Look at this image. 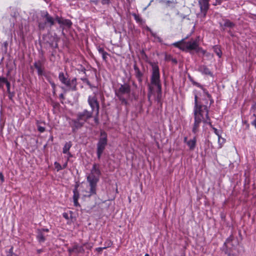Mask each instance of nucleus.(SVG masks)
Masks as SVG:
<instances>
[{
    "label": "nucleus",
    "mask_w": 256,
    "mask_h": 256,
    "mask_svg": "<svg viewBox=\"0 0 256 256\" xmlns=\"http://www.w3.org/2000/svg\"><path fill=\"white\" fill-rule=\"evenodd\" d=\"M151 66L152 67V72L150 76V82L148 84V97L149 100L154 92V88L156 89H159V92L160 91V88H162L158 66L154 63L152 64Z\"/></svg>",
    "instance_id": "1"
},
{
    "label": "nucleus",
    "mask_w": 256,
    "mask_h": 256,
    "mask_svg": "<svg viewBox=\"0 0 256 256\" xmlns=\"http://www.w3.org/2000/svg\"><path fill=\"white\" fill-rule=\"evenodd\" d=\"M100 171L99 169V165L96 164H93L90 173L87 176V180L89 182L90 187V196L96 194V186L97 182L100 175Z\"/></svg>",
    "instance_id": "2"
},
{
    "label": "nucleus",
    "mask_w": 256,
    "mask_h": 256,
    "mask_svg": "<svg viewBox=\"0 0 256 256\" xmlns=\"http://www.w3.org/2000/svg\"><path fill=\"white\" fill-rule=\"evenodd\" d=\"M131 88L128 83L121 84L119 88L115 91V94L122 104H128L127 100L124 98V95L129 96Z\"/></svg>",
    "instance_id": "3"
},
{
    "label": "nucleus",
    "mask_w": 256,
    "mask_h": 256,
    "mask_svg": "<svg viewBox=\"0 0 256 256\" xmlns=\"http://www.w3.org/2000/svg\"><path fill=\"white\" fill-rule=\"evenodd\" d=\"M204 116H206L205 112H194V122L192 130L194 133L196 134L198 132L200 124L202 122H203L205 124H208L212 127L210 118H209V120H208L206 116V118H204Z\"/></svg>",
    "instance_id": "4"
},
{
    "label": "nucleus",
    "mask_w": 256,
    "mask_h": 256,
    "mask_svg": "<svg viewBox=\"0 0 256 256\" xmlns=\"http://www.w3.org/2000/svg\"><path fill=\"white\" fill-rule=\"evenodd\" d=\"M41 16L44 19V22H38V28L40 30H44L46 24L51 27L54 24V19L49 14L48 12L43 11L41 12Z\"/></svg>",
    "instance_id": "5"
},
{
    "label": "nucleus",
    "mask_w": 256,
    "mask_h": 256,
    "mask_svg": "<svg viewBox=\"0 0 256 256\" xmlns=\"http://www.w3.org/2000/svg\"><path fill=\"white\" fill-rule=\"evenodd\" d=\"M97 92H94V96H90L88 98V102L92 108L90 112H96V116H98L99 114L100 105L96 97Z\"/></svg>",
    "instance_id": "6"
},
{
    "label": "nucleus",
    "mask_w": 256,
    "mask_h": 256,
    "mask_svg": "<svg viewBox=\"0 0 256 256\" xmlns=\"http://www.w3.org/2000/svg\"><path fill=\"white\" fill-rule=\"evenodd\" d=\"M208 102L206 104H198V96L195 95L194 96V112H205L206 116L209 120L208 116Z\"/></svg>",
    "instance_id": "7"
},
{
    "label": "nucleus",
    "mask_w": 256,
    "mask_h": 256,
    "mask_svg": "<svg viewBox=\"0 0 256 256\" xmlns=\"http://www.w3.org/2000/svg\"><path fill=\"white\" fill-rule=\"evenodd\" d=\"M108 144L107 134L104 131L100 132V137L97 144L96 150L104 152Z\"/></svg>",
    "instance_id": "8"
},
{
    "label": "nucleus",
    "mask_w": 256,
    "mask_h": 256,
    "mask_svg": "<svg viewBox=\"0 0 256 256\" xmlns=\"http://www.w3.org/2000/svg\"><path fill=\"white\" fill-rule=\"evenodd\" d=\"M194 50L196 52H200L198 42L196 40L192 39L190 41L184 42V50Z\"/></svg>",
    "instance_id": "9"
},
{
    "label": "nucleus",
    "mask_w": 256,
    "mask_h": 256,
    "mask_svg": "<svg viewBox=\"0 0 256 256\" xmlns=\"http://www.w3.org/2000/svg\"><path fill=\"white\" fill-rule=\"evenodd\" d=\"M200 7V13L199 15L200 17L204 18L206 16L207 12L209 8V0H198Z\"/></svg>",
    "instance_id": "10"
},
{
    "label": "nucleus",
    "mask_w": 256,
    "mask_h": 256,
    "mask_svg": "<svg viewBox=\"0 0 256 256\" xmlns=\"http://www.w3.org/2000/svg\"><path fill=\"white\" fill-rule=\"evenodd\" d=\"M92 114L93 113L92 112L88 111L87 110H84L82 112H78L76 114V116L84 124L88 120L92 117Z\"/></svg>",
    "instance_id": "11"
},
{
    "label": "nucleus",
    "mask_w": 256,
    "mask_h": 256,
    "mask_svg": "<svg viewBox=\"0 0 256 256\" xmlns=\"http://www.w3.org/2000/svg\"><path fill=\"white\" fill-rule=\"evenodd\" d=\"M84 124L82 122L78 117L76 119H72L70 122V124L72 128V132H75L78 129L81 128Z\"/></svg>",
    "instance_id": "12"
},
{
    "label": "nucleus",
    "mask_w": 256,
    "mask_h": 256,
    "mask_svg": "<svg viewBox=\"0 0 256 256\" xmlns=\"http://www.w3.org/2000/svg\"><path fill=\"white\" fill-rule=\"evenodd\" d=\"M64 84L68 88V90L76 91L77 90V82L76 78H73L72 80L68 78Z\"/></svg>",
    "instance_id": "13"
},
{
    "label": "nucleus",
    "mask_w": 256,
    "mask_h": 256,
    "mask_svg": "<svg viewBox=\"0 0 256 256\" xmlns=\"http://www.w3.org/2000/svg\"><path fill=\"white\" fill-rule=\"evenodd\" d=\"M44 60H39L36 62L34 66L38 70V76H42L44 75Z\"/></svg>",
    "instance_id": "14"
},
{
    "label": "nucleus",
    "mask_w": 256,
    "mask_h": 256,
    "mask_svg": "<svg viewBox=\"0 0 256 256\" xmlns=\"http://www.w3.org/2000/svg\"><path fill=\"white\" fill-rule=\"evenodd\" d=\"M87 244V243H84L82 244V246H79L78 244H75L72 248H68V252L70 254L74 252L76 253H84V246H86Z\"/></svg>",
    "instance_id": "15"
},
{
    "label": "nucleus",
    "mask_w": 256,
    "mask_h": 256,
    "mask_svg": "<svg viewBox=\"0 0 256 256\" xmlns=\"http://www.w3.org/2000/svg\"><path fill=\"white\" fill-rule=\"evenodd\" d=\"M134 70L136 77L138 79V82L140 83H142V77L144 76L143 73L140 72V70L139 68H138L136 64H134Z\"/></svg>",
    "instance_id": "16"
},
{
    "label": "nucleus",
    "mask_w": 256,
    "mask_h": 256,
    "mask_svg": "<svg viewBox=\"0 0 256 256\" xmlns=\"http://www.w3.org/2000/svg\"><path fill=\"white\" fill-rule=\"evenodd\" d=\"M161 2H164L166 7L174 8L178 3L176 0H162Z\"/></svg>",
    "instance_id": "17"
},
{
    "label": "nucleus",
    "mask_w": 256,
    "mask_h": 256,
    "mask_svg": "<svg viewBox=\"0 0 256 256\" xmlns=\"http://www.w3.org/2000/svg\"><path fill=\"white\" fill-rule=\"evenodd\" d=\"M46 236L42 232V230H37L36 238L39 242H44L46 239Z\"/></svg>",
    "instance_id": "18"
},
{
    "label": "nucleus",
    "mask_w": 256,
    "mask_h": 256,
    "mask_svg": "<svg viewBox=\"0 0 256 256\" xmlns=\"http://www.w3.org/2000/svg\"><path fill=\"white\" fill-rule=\"evenodd\" d=\"M74 192V196H73V199H74V206H80V205L78 202V199L79 198V194L77 190V189L76 188L73 190Z\"/></svg>",
    "instance_id": "19"
},
{
    "label": "nucleus",
    "mask_w": 256,
    "mask_h": 256,
    "mask_svg": "<svg viewBox=\"0 0 256 256\" xmlns=\"http://www.w3.org/2000/svg\"><path fill=\"white\" fill-rule=\"evenodd\" d=\"M220 26L224 30V28H232L235 26V24L230 22L229 20L226 19L224 20V24L223 25L220 24Z\"/></svg>",
    "instance_id": "20"
},
{
    "label": "nucleus",
    "mask_w": 256,
    "mask_h": 256,
    "mask_svg": "<svg viewBox=\"0 0 256 256\" xmlns=\"http://www.w3.org/2000/svg\"><path fill=\"white\" fill-rule=\"evenodd\" d=\"M196 140L194 137L192 139L188 140L186 144L189 147L190 150H192L196 147Z\"/></svg>",
    "instance_id": "21"
},
{
    "label": "nucleus",
    "mask_w": 256,
    "mask_h": 256,
    "mask_svg": "<svg viewBox=\"0 0 256 256\" xmlns=\"http://www.w3.org/2000/svg\"><path fill=\"white\" fill-rule=\"evenodd\" d=\"M196 85L198 86H200V88H202L204 93L206 96L207 98L210 100V106L212 103L214 102V100L212 99L211 95L208 93V90L206 89L203 88H202V86L200 84L196 83Z\"/></svg>",
    "instance_id": "22"
},
{
    "label": "nucleus",
    "mask_w": 256,
    "mask_h": 256,
    "mask_svg": "<svg viewBox=\"0 0 256 256\" xmlns=\"http://www.w3.org/2000/svg\"><path fill=\"white\" fill-rule=\"evenodd\" d=\"M68 78V77L67 74H64L63 72H60L59 73L58 79L62 84H64L65 82H66Z\"/></svg>",
    "instance_id": "23"
},
{
    "label": "nucleus",
    "mask_w": 256,
    "mask_h": 256,
    "mask_svg": "<svg viewBox=\"0 0 256 256\" xmlns=\"http://www.w3.org/2000/svg\"><path fill=\"white\" fill-rule=\"evenodd\" d=\"M199 70L202 74L210 76L212 75V73L210 72L209 68H207L206 66H200L199 68Z\"/></svg>",
    "instance_id": "24"
},
{
    "label": "nucleus",
    "mask_w": 256,
    "mask_h": 256,
    "mask_svg": "<svg viewBox=\"0 0 256 256\" xmlns=\"http://www.w3.org/2000/svg\"><path fill=\"white\" fill-rule=\"evenodd\" d=\"M184 39H182L180 41L174 42L172 45L176 48H179L180 49L184 50Z\"/></svg>",
    "instance_id": "25"
},
{
    "label": "nucleus",
    "mask_w": 256,
    "mask_h": 256,
    "mask_svg": "<svg viewBox=\"0 0 256 256\" xmlns=\"http://www.w3.org/2000/svg\"><path fill=\"white\" fill-rule=\"evenodd\" d=\"M72 146V142H66L62 149V152L64 154H66L68 152L70 151V149Z\"/></svg>",
    "instance_id": "26"
},
{
    "label": "nucleus",
    "mask_w": 256,
    "mask_h": 256,
    "mask_svg": "<svg viewBox=\"0 0 256 256\" xmlns=\"http://www.w3.org/2000/svg\"><path fill=\"white\" fill-rule=\"evenodd\" d=\"M214 48V51L216 52V55L219 58H220L221 56H222V51L220 50V48L218 46H215Z\"/></svg>",
    "instance_id": "27"
},
{
    "label": "nucleus",
    "mask_w": 256,
    "mask_h": 256,
    "mask_svg": "<svg viewBox=\"0 0 256 256\" xmlns=\"http://www.w3.org/2000/svg\"><path fill=\"white\" fill-rule=\"evenodd\" d=\"M162 88H160V91L159 92V89H157V96L156 98V100L158 102H160L161 100V97H162Z\"/></svg>",
    "instance_id": "28"
},
{
    "label": "nucleus",
    "mask_w": 256,
    "mask_h": 256,
    "mask_svg": "<svg viewBox=\"0 0 256 256\" xmlns=\"http://www.w3.org/2000/svg\"><path fill=\"white\" fill-rule=\"evenodd\" d=\"M218 142L221 147L222 144H224L226 142V140L220 136H218Z\"/></svg>",
    "instance_id": "29"
},
{
    "label": "nucleus",
    "mask_w": 256,
    "mask_h": 256,
    "mask_svg": "<svg viewBox=\"0 0 256 256\" xmlns=\"http://www.w3.org/2000/svg\"><path fill=\"white\" fill-rule=\"evenodd\" d=\"M152 35L158 42H162V40L161 38L160 37H159L158 36L156 33H154V32H152Z\"/></svg>",
    "instance_id": "30"
},
{
    "label": "nucleus",
    "mask_w": 256,
    "mask_h": 256,
    "mask_svg": "<svg viewBox=\"0 0 256 256\" xmlns=\"http://www.w3.org/2000/svg\"><path fill=\"white\" fill-rule=\"evenodd\" d=\"M38 130L40 132H43L45 131V128L38 124Z\"/></svg>",
    "instance_id": "31"
},
{
    "label": "nucleus",
    "mask_w": 256,
    "mask_h": 256,
    "mask_svg": "<svg viewBox=\"0 0 256 256\" xmlns=\"http://www.w3.org/2000/svg\"><path fill=\"white\" fill-rule=\"evenodd\" d=\"M104 244H105V246L104 247H106V248H109V247L111 246L112 245V242L110 240H108L105 242Z\"/></svg>",
    "instance_id": "32"
},
{
    "label": "nucleus",
    "mask_w": 256,
    "mask_h": 256,
    "mask_svg": "<svg viewBox=\"0 0 256 256\" xmlns=\"http://www.w3.org/2000/svg\"><path fill=\"white\" fill-rule=\"evenodd\" d=\"M102 55L103 60L106 61L108 58V53L105 52Z\"/></svg>",
    "instance_id": "33"
},
{
    "label": "nucleus",
    "mask_w": 256,
    "mask_h": 256,
    "mask_svg": "<svg viewBox=\"0 0 256 256\" xmlns=\"http://www.w3.org/2000/svg\"><path fill=\"white\" fill-rule=\"evenodd\" d=\"M54 165L58 170H60L62 169V166L58 163L56 162L54 163Z\"/></svg>",
    "instance_id": "34"
},
{
    "label": "nucleus",
    "mask_w": 256,
    "mask_h": 256,
    "mask_svg": "<svg viewBox=\"0 0 256 256\" xmlns=\"http://www.w3.org/2000/svg\"><path fill=\"white\" fill-rule=\"evenodd\" d=\"M55 20L60 24H64V20H62L61 18L58 16L56 17Z\"/></svg>",
    "instance_id": "35"
},
{
    "label": "nucleus",
    "mask_w": 256,
    "mask_h": 256,
    "mask_svg": "<svg viewBox=\"0 0 256 256\" xmlns=\"http://www.w3.org/2000/svg\"><path fill=\"white\" fill-rule=\"evenodd\" d=\"M106 249V247H100L97 248L96 249V250L98 252L100 253L103 250Z\"/></svg>",
    "instance_id": "36"
},
{
    "label": "nucleus",
    "mask_w": 256,
    "mask_h": 256,
    "mask_svg": "<svg viewBox=\"0 0 256 256\" xmlns=\"http://www.w3.org/2000/svg\"><path fill=\"white\" fill-rule=\"evenodd\" d=\"M6 88H7V92H8L9 94H10V82H6Z\"/></svg>",
    "instance_id": "37"
},
{
    "label": "nucleus",
    "mask_w": 256,
    "mask_h": 256,
    "mask_svg": "<svg viewBox=\"0 0 256 256\" xmlns=\"http://www.w3.org/2000/svg\"><path fill=\"white\" fill-rule=\"evenodd\" d=\"M101 2L102 4H108L110 3V0H102Z\"/></svg>",
    "instance_id": "38"
},
{
    "label": "nucleus",
    "mask_w": 256,
    "mask_h": 256,
    "mask_svg": "<svg viewBox=\"0 0 256 256\" xmlns=\"http://www.w3.org/2000/svg\"><path fill=\"white\" fill-rule=\"evenodd\" d=\"M98 51L99 53H100V54H102L104 52H105V51L104 50V48H101V47H100V46H98Z\"/></svg>",
    "instance_id": "39"
},
{
    "label": "nucleus",
    "mask_w": 256,
    "mask_h": 256,
    "mask_svg": "<svg viewBox=\"0 0 256 256\" xmlns=\"http://www.w3.org/2000/svg\"><path fill=\"white\" fill-rule=\"evenodd\" d=\"M102 153H103V152H102L96 150V154H97V156H98V159L100 160V158L101 156Z\"/></svg>",
    "instance_id": "40"
},
{
    "label": "nucleus",
    "mask_w": 256,
    "mask_h": 256,
    "mask_svg": "<svg viewBox=\"0 0 256 256\" xmlns=\"http://www.w3.org/2000/svg\"><path fill=\"white\" fill-rule=\"evenodd\" d=\"M64 22V24L70 26L72 24V22L69 20H65Z\"/></svg>",
    "instance_id": "41"
},
{
    "label": "nucleus",
    "mask_w": 256,
    "mask_h": 256,
    "mask_svg": "<svg viewBox=\"0 0 256 256\" xmlns=\"http://www.w3.org/2000/svg\"><path fill=\"white\" fill-rule=\"evenodd\" d=\"M50 82L53 88V90H54V91H55V88H56V86L55 84L53 82H51V81H50Z\"/></svg>",
    "instance_id": "42"
},
{
    "label": "nucleus",
    "mask_w": 256,
    "mask_h": 256,
    "mask_svg": "<svg viewBox=\"0 0 256 256\" xmlns=\"http://www.w3.org/2000/svg\"><path fill=\"white\" fill-rule=\"evenodd\" d=\"M81 80L87 84H90V81L86 78H82Z\"/></svg>",
    "instance_id": "43"
},
{
    "label": "nucleus",
    "mask_w": 256,
    "mask_h": 256,
    "mask_svg": "<svg viewBox=\"0 0 256 256\" xmlns=\"http://www.w3.org/2000/svg\"><path fill=\"white\" fill-rule=\"evenodd\" d=\"M170 60H171L172 62L174 64H176L178 62L176 58H172L170 56Z\"/></svg>",
    "instance_id": "44"
},
{
    "label": "nucleus",
    "mask_w": 256,
    "mask_h": 256,
    "mask_svg": "<svg viewBox=\"0 0 256 256\" xmlns=\"http://www.w3.org/2000/svg\"><path fill=\"white\" fill-rule=\"evenodd\" d=\"M66 154H67V162H68L69 160V159L72 156V155L70 152L68 153H66Z\"/></svg>",
    "instance_id": "45"
},
{
    "label": "nucleus",
    "mask_w": 256,
    "mask_h": 256,
    "mask_svg": "<svg viewBox=\"0 0 256 256\" xmlns=\"http://www.w3.org/2000/svg\"><path fill=\"white\" fill-rule=\"evenodd\" d=\"M8 82L6 78H2V80H0V84L2 82L5 83L6 84V82Z\"/></svg>",
    "instance_id": "46"
},
{
    "label": "nucleus",
    "mask_w": 256,
    "mask_h": 256,
    "mask_svg": "<svg viewBox=\"0 0 256 256\" xmlns=\"http://www.w3.org/2000/svg\"><path fill=\"white\" fill-rule=\"evenodd\" d=\"M0 180L2 182H3L4 180V176L2 172H0Z\"/></svg>",
    "instance_id": "47"
},
{
    "label": "nucleus",
    "mask_w": 256,
    "mask_h": 256,
    "mask_svg": "<svg viewBox=\"0 0 256 256\" xmlns=\"http://www.w3.org/2000/svg\"><path fill=\"white\" fill-rule=\"evenodd\" d=\"M212 129L214 130V132L218 136H220V134H219V132L218 131V130L215 128H212Z\"/></svg>",
    "instance_id": "48"
},
{
    "label": "nucleus",
    "mask_w": 256,
    "mask_h": 256,
    "mask_svg": "<svg viewBox=\"0 0 256 256\" xmlns=\"http://www.w3.org/2000/svg\"><path fill=\"white\" fill-rule=\"evenodd\" d=\"M202 52L203 55H204L206 54V51L202 50L201 48H200V52Z\"/></svg>",
    "instance_id": "49"
},
{
    "label": "nucleus",
    "mask_w": 256,
    "mask_h": 256,
    "mask_svg": "<svg viewBox=\"0 0 256 256\" xmlns=\"http://www.w3.org/2000/svg\"><path fill=\"white\" fill-rule=\"evenodd\" d=\"M38 230H42L43 233H44V232H49V230L48 228L38 229Z\"/></svg>",
    "instance_id": "50"
},
{
    "label": "nucleus",
    "mask_w": 256,
    "mask_h": 256,
    "mask_svg": "<svg viewBox=\"0 0 256 256\" xmlns=\"http://www.w3.org/2000/svg\"><path fill=\"white\" fill-rule=\"evenodd\" d=\"M62 216H64V218L66 219H68V214L66 212H64L63 214H62Z\"/></svg>",
    "instance_id": "51"
},
{
    "label": "nucleus",
    "mask_w": 256,
    "mask_h": 256,
    "mask_svg": "<svg viewBox=\"0 0 256 256\" xmlns=\"http://www.w3.org/2000/svg\"><path fill=\"white\" fill-rule=\"evenodd\" d=\"M134 18L135 20L137 21V22H139L140 21V18H139L138 16L137 15H136V14H134Z\"/></svg>",
    "instance_id": "52"
},
{
    "label": "nucleus",
    "mask_w": 256,
    "mask_h": 256,
    "mask_svg": "<svg viewBox=\"0 0 256 256\" xmlns=\"http://www.w3.org/2000/svg\"><path fill=\"white\" fill-rule=\"evenodd\" d=\"M88 85L90 86V88L91 89H92L93 88H96V86H93V85H92V84H90H90H88Z\"/></svg>",
    "instance_id": "53"
},
{
    "label": "nucleus",
    "mask_w": 256,
    "mask_h": 256,
    "mask_svg": "<svg viewBox=\"0 0 256 256\" xmlns=\"http://www.w3.org/2000/svg\"><path fill=\"white\" fill-rule=\"evenodd\" d=\"M68 162H66L62 166V169L66 168L67 166Z\"/></svg>",
    "instance_id": "54"
},
{
    "label": "nucleus",
    "mask_w": 256,
    "mask_h": 256,
    "mask_svg": "<svg viewBox=\"0 0 256 256\" xmlns=\"http://www.w3.org/2000/svg\"><path fill=\"white\" fill-rule=\"evenodd\" d=\"M4 47L6 48L7 46H8V42H4Z\"/></svg>",
    "instance_id": "55"
},
{
    "label": "nucleus",
    "mask_w": 256,
    "mask_h": 256,
    "mask_svg": "<svg viewBox=\"0 0 256 256\" xmlns=\"http://www.w3.org/2000/svg\"><path fill=\"white\" fill-rule=\"evenodd\" d=\"M216 0V4H220L222 2V0Z\"/></svg>",
    "instance_id": "56"
},
{
    "label": "nucleus",
    "mask_w": 256,
    "mask_h": 256,
    "mask_svg": "<svg viewBox=\"0 0 256 256\" xmlns=\"http://www.w3.org/2000/svg\"><path fill=\"white\" fill-rule=\"evenodd\" d=\"M13 96H14V94L10 92V94H9V96H8L9 98L10 99H12Z\"/></svg>",
    "instance_id": "57"
},
{
    "label": "nucleus",
    "mask_w": 256,
    "mask_h": 256,
    "mask_svg": "<svg viewBox=\"0 0 256 256\" xmlns=\"http://www.w3.org/2000/svg\"><path fill=\"white\" fill-rule=\"evenodd\" d=\"M60 98H62V99H64V96L62 94H61L60 95Z\"/></svg>",
    "instance_id": "58"
},
{
    "label": "nucleus",
    "mask_w": 256,
    "mask_h": 256,
    "mask_svg": "<svg viewBox=\"0 0 256 256\" xmlns=\"http://www.w3.org/2000/svg\"><path fill=\"white\" fill-rule=\"evenodd\" d=\"M147 30H148L150 32L151 34H152V32H153L152 30L150 28H149L148 27L147 28Z\"/></svg>",
    "instance_id": "59"
},
{
    "label": "nucleus",
    "mask_w": 256,
    "mask_h": 256,
    "mask_svg": "<svg viewBox=\"0 0 256 256\" xmlns=\"http://www.w3.org/2000/svg\"><path fill=\"white\" fill-rule=\"evenodd\" d=\"M153 2V0H152L149 3V4L148 5V6H147L146 8H144V10H146V8L150 5L151 2Z\"/></svg>",
    "instance_id": "60"
},
{
    "label": "nucleus",
    "mask_w": 256,
    "mask_h": 256,
    "mask_svg": "<svg viewBox=\"0 0 256 256\" xmlns=\"http://www.w3.org/2000/svg\"><path fill=\"white\" fill-rule=\"evenodd\" d=\"M204 55H206V56H210V53H208V52H206V54Z\"/></svg>",
    "instance_id": "61"
},
{
    "label": "nucleus",
    "mask_w": 256,
    "mask_h": 256,
    "mask_svg": "<svg viewBox=\"0 0 256 256\" xmlns=\"http://www.w3.org/2000/svg\"><path fill=\"white\" fill-rule=\"evenodd\" d=\"M92 246L88 245V246H86V248L90 250L92 248Z\"/></svg>",
    "instance_id": "62"
},
{
    "label": "nucleus",
    "mask_w": 256,
    "mask_h": 256,
    "mask_svg": "<svg viewBox=\"0 0 256 256\" xmlns=\"http://www.w3.org/2000/svg\"><path fill=\"white\" fill-rule=\"evenodd\" d=\"M186 140H187V138L185 137L184 138V142H188V141H186Z\"/></svg>",
    "instance_id": "63"
},
{
    "label": "nucleus",
    "mask_w": 256,
    "mask_h": 256,
    "mask_svg": "<svg viewBox=\"0 0 256 256\" xmlns=\"http://www.w3.org/2000/svg\"><path fill=\"white\" fill-rule=\"evenodd\" d=\"M94 3L96 4H98V0H96L94 2Z\"/></svg>",
    "instance_id": "64"
}]
</instances>
